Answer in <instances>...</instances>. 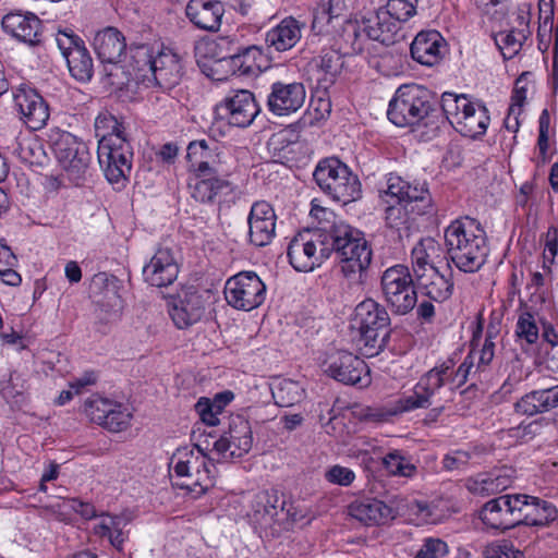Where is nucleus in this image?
<instances>
[{"instance_id":"obj_1","label":"nucleus","mask_w":558,"mask_h":558,"mask_svg":"<svg viewBox=\"0 0 558 558\" xmlns=\"http://www.w3.org/2000/svg\"><path fill=\"white\" fill-rule=\"evenodd\" d=\"M98 161L110 183H120L131 173L133 151L125 128L113 114L100 112L95 120Z\"/></svg>"},{"instance_id":"obj_2","label":"nucleus","mask_w":558,"mask_h":558,"mask_svg":"<svg viewBox=\"0 0 558 558\" xmlns=\"http://www.w3.org/2000/svg\"><path fill=\"white\" fill-rule=\"evenodd\" d=\"M449 259L463 272L478 271L488 256L486 233L481 223L470 217L452 221L445 230Z\"/></svg>"},{"instance_id":"obj_3","label":"nucleus","mask_w":558,"mask_h":558,"mask_svg":"<svg viewBox=\"0 0 558 558\" xmlns=\"http://www.w3.org/2000/svg\"><path fill=\"white\" fill-rule=\"evenodd\" d=\"M387 116L399 128L424 126L433 133L444 122V117L433 107L427 90L418 85L400 86L389 102Z\"/></svg>"},{"instance_id":"obj_4","label":"nucleus","mask_w":558,"mask_h":558,"mask_svg":"<svg viewBox=\"0 0 558 558\" xmlns=\"http://www.w3.org/2000/svg\"><path fill=\"white\" fill-rule=\"evenodd\" d=\"M330 246L348 279L360 278L372 263V248L363 233L348 225L335 226L330 231Z\"/></svg>"},{"instance_id":"obj_5","label":"nucleus","mask_w":558,"mask_h":558,"mask_svg":"<svg viewBox=\"0 0 558 558\" xmlns=\"http://www.w3.org/2000/svg\"><path fill=\"white\" fill-rule=\"evenodd\" d=\"M441 110L448 122L463 136L477 138L486 133L490 117L487 108L466 95L446 92L441 96Z\"/></svg>"},{"instance_id":"obj_6","label":"nucleus","mask_w":558,"mask_h":558,"mask_svg":"<svg viewBox=\"0 0 558 558\" xmlns=\"http://www.w3.org/2000/svg\"><path fill=\"white\" fill-rule=\"evenodd\" d=\"M170 465L177 477L178 485L199 496L213 485V459L205 453L199 445L179 448L172 456Z\"/></svg>"},{"instance_id":"obj_7","label":"nucleus","mask_w":558,"mask_h":558,"mask_svg":"<svg viewBox=\"0 0 558 558\" xmlns=\"http://www.w3.org/2000/svg\"><path fill=\"white\" fill-rule=\"evenodd\" d=\"M313 177L319 189L336 202L347 205L361 197L359 178L338 158L319 161Z\"/></svg>"},{"instance_id":"obj_8","label":"nucleus","mask_w":558,"mask_h":558,"mask_svg":"<svg viewBox=\"0 0 558 558\" xmlns=\"http://www.w3.org/2000/svg\"><path fill=\"white\" fill-rule=\"evenodd\" d=\"M291 266L298 271H312L332 253L330 232L322 229H305L293 236L288 246Z\"/></svg>"},{"instance_id":"obj_9","label":"nucleus","mask_w":558,"mask_h":558,"mask_svg":"<svg viewBox=\"0 0 558 558\" xmlns=\"http://www.w3.org/2000/svg\"><path fill=\"white\" fill-rule=\"evenodd\" d=\"M50 141L58 162L68 178L78 185L90 163L87 145L70 132L59 130L50 134Z\"/></svg>"},{"instance_id":"obj_10","label":"nucleus","mask_w":558,"mask_h":558,"mask_svg":"<svg viewBox=\"0 0 558 558\" xmlns=\"http://www.w3.org/2000/svg\"><path fill=\"white\" fill-rule=\"evenodd\" d=\"M384 299L398 315L410 313L417 304V292L410 269L401 264L387 268L380 279Z\"/></svg>"},{"instance_id":"obj_11","label":"nucleus","mask_w":558,"mask_h":558,"mask_svg":"<svg viewBox=\"0 0 558 558\" xmlns=\"http://www.w3.org/2000/svg\"><path fill=\"white\" fill-rule=\"evenodd\" d=\"M355 317L360 325L361 341L373 355V351L377 352L384 345L388 336L390 317L385 306L373 299H366L356 306Z\"/></svg>"},{"instance_id":"obj_12","label":"nucleus","mask_w":558,"mask_h":558,"mask_svg":"<svg viewBox=\"0 0 558 558\" xmlns=\"http://www.w3.org/2000/svg\"><path fill=\"white\" fill-rule=\"evenodd\" d=\"M225 296L233 308L250 312L264 303L266 284L256 272L241 271L227 280Z\"/></svg>"},{"instance_id":"obj_13","label":"nucleus","mask_w":558,"mask_h":558,"mask_svg":"<svg viewBox=\"0 0 558 558\" xmlns=\"http://www.w3.org/2000/svg\"><path fill=\"white\" fill-rule=\"evenodd\" d=\"M448 367H433L424 374L411 393L404 395L398 401V409L403 412L416 409H426L436 402L442 401L439 397L444 389V380L448 378Z\"/></svg>"},{"instance_id":"obj_14","label":"nucleus","mask_w":558,"mask_h":558,"mask_svg":"<svg viewBox=\"0 0 558 558\" xmlns=\"http://www.w3.org/2000/svg\"><path fill=\"white\" fill-rule=\"evenodd\" d=\"M56 44L66 60L71 75L80 82H88L94 73V62L84 41L77 35L59 32Z\"/></svg>"},{"instance_id":"obj_15","label":"nucleus","mask_w":558,"mask_h":558,"mask_svg":"<svg viewBox=\"0 0 558 558\" xmlns=\"http://www.w3.org/2000/svg\"><path fill=\"white\" fill-rule=\"evenodd\" d=\"M85 411L93 422L113 433L126 429L132 418L128 407L101 397L88 400Z\"/></svg>"},{"instance_id":"obj_16","label":"nucleus","mask_w":558,"mask_h":558,"mask_svg":"<svg viewBox=\"0 0 558 558\" xmlns=\"http://www.w3.org/2000/svg\"><path fill=\"white\" fill-rule=\"evenodd\" d=\"M325 372L333 379L345 385L366 387L371 384L367 364L359 356L347 351H340L332 355Z\"/></svg>"},{"instance_id":"obj_17","label":"nucleus","mask_w":558,"mask_h":558,"mask_svg":"<svg viewBox=\"0 0 558 558\" xmlns=\"http://www.w3.org/2000/svg\"><path fill=\"white\" fill-rule=\"evenodd\" d=\"M386 193L391 197L407 203L415 215H426L433 211L432 195L424 183H414L390 173L387 178Z\"/></svg>"},{"instance_id":"obj_18","label":"nucleus","mask_w":558,"mask_h":558,"mask_svg":"<svg viewBox=\"0 0 558 558\" xmlns=\"http://www.w3.org/2000/svg\"><path fill=\"white\" fill-rule=\"evenodd\" d=\"M218 114L227 119L229 124L246 128L252 124L259 112L254 95L246 89L232 92L218 106Z\"/></svg>"},{"instance_id":"obj_19","label":"nucleus","mask_w":558,"mask_h":558,"mask_svg":"<svg viewBox=\"0 0 558 558\" xmlns=\"http://www.w3.org/2000/svg\"><path fill=\"white\" fill-rule=\"evenodd\" d=\"M14 108L27 128L37 131L43 129L49 119V107L34 88L20 86L13 93Z\"/></svg>"},{"instance_id":"obj_20","label":"nucleus","mask_w":558,"mask_h":558,"mask_svg":"<svg viewBox=\"0 0 558 558\" xmlns=\"http://www.w3.org/2000/svg\"><path fill=\"white\" fill-rule=\"evenodd\" d=\"M93 45L99 60L102 63L112 64V69L108 73V76H117V72L122 69L119 65V62L126 50L124 35L118 28L108 26L95 34ZM110 84L121 85L123 82L111 78Z\"/></svg>"},{"instance_id":"obj_21","label":"nucleus","mask_w":558,"mask_h":558,"mask_svg":"<svg viewBox=\"0 0 558 558\" xmlns=\"http://www.w3.org/2000/svg\"><path fill=\"white\" fill-rule=\"evenodd\" d=\"M3 31L28 46H36L40 43L43 23L33 12L14 10L7 13L1 21Z\"/></svg>"},{"instance_id":"obj_22","label":"nucleus","mask_w":558,"mask_h":558,"mask_svg":"<svg viewBox=\"0 0 558 558\" xmlns=\"http://www.w3.org/2000/svg\"><path fill=\"white\" fill-rule=\"evenodd\" d=\"M306 98V90L300 82H276L271 85L267 98V107L271 113L278 117L296 112Z\"/></svg>"},{"instance_id":"obj_23","label":"nucleus","mask_w":558,"mask_h":558,"mask_svg":"<svg viewBox=\"0 0 558 558\" xmlns=\"http://www.w3.org/2000/svg\"><path fill=\"white\" fill-rule=\"evenodd\" d=\"M183 76L181 57L170 49L157 52L151 71L147 76L146 86H158L171 89L177 86Z\"/></svg>"},{"instance_id":"obj_24","label":"nucleus","mask_w":558,"mask_h":558,"mask_svg":"<svg viewBox=\"0 0 558 558\" xmlns=\"http://www.w3.org/2000/svg\"><path fill=\"white\" fill-rule=\"evenodd\" d=\"M276 213L269 203L255 202L247 217L250 242L258 247L268 245L276 233Z\"/></svg>"},{"instance_id":"obj_25","label":"nucleus","mask_w":558,"mask_h":558,"mask_svg":"<svg viewBox=\"0 0 558 558\" xmlns=\"http://www.w3.org/2000/svg\"><path fill=\"white\" fill-rule=\"evenodd\" d=\"M515 495H504L485 504L480 512L483 523L492 529L508 530L519 525Z\"/></svg>"},{"instance_id":"obj_26","label":"nucleus","mask_w":558,"mask_h":558,"mask_svg":"<svg viewBox=\"0 0 558 558\" xmlns=\"http://www.w3.org/2000/svg\"><path fill=\"white\" fill-rule=\"evenodd\" d=\"M179 274V266L169 247H159L143 268L144 280L157 288L170 286Z\"/></svg>"},{"instance_id":"obj_27","label":"nucleus","mask_w":558,"mask_h":558,"mask_svg":"<svg viewBox=\"0 0 558 558\" xmlns=\"http://www.w3.org/2000/svg\"><path fill=\"white\" fill-rule=\"evenodd\" d=\"M514 478V470L502 466L490 472L478 473L466 480L465 486L473 495L487 497L499 494L511 486Z\"/></svg>"},{"instance_id":"obj_28","label":"nucleus","mask_w":558,"mask_h":558,"mask_svg":"<svg viewBox=\"0 0 558 558\" xmlns=\"http://www.w3.org/2000/svg\"><path fill=\"white\" fill-rule=\"evenodd\" d=\"M519 524L544 526L556 520V507L539 498L517 494Z\"/></svg>"},{"instance_id":"obj_29","label":"nucleus","mask_w":558,"mask_h":558,"mask_svg":"<svg viewBox=\"0 0 558 558\" xmlns=\"http://www.w3.org/2000/svg\"><path fill=\"white\" fill-rule=\"evenodd\" d=\"M185 13L195 27L217 32L221 26L225 8L217 0H190Z\"/></svg>"},{"instance_id":"obj_30","label":"nucleus","mask_w":558,"mask_h":558,"mask_svg":"<svg viewBox=\"0 0 558 558\" xmlns=\"http://www.w3.org/2000/svg\"><path fill=\"white\" fill-rule=\"evenodd\" d=\"M446 41L437 31L418 33L411 44L412 58L422 65L433 66L444 57Z\"/></svg>"},{"instance_id":"obj_31","label":"nucleus","mask_w":558,"mask_h":558,"mask_svg":"<svg viewBox=\"0 0 558 558\" xmlns=\"http://www.w3.org/2000/svg\"><path fill=\"white\" fill-rule=\"evenodd\" d=\"M396 22L389 14L384 13L381 9L369 16L362 19V31L365 37L389 46L403 38Z\"/></svg>"},{"instance_id":"obj_32","label":"nucleus","mask_w":558,"mask_h":558,"mask_svg":"<svg viewBox=\"0 0 558 558\" xmlns=\"http://www.w3.org/2000/svg\"><path fill=\"white\" fill-rule=\"evenodd\" d=\"M231 40L229 37H222L219 40H206L201 41L195 47L196 56L198 57H210L216 59L217 61H227L230 60L234 66H238L242 73H248L251 71V65H245L244 59H247L251 53L255 52V47H246L243 48L240 52L239 48L232 49L227 53H218V50H223L229 47Z\"/></svg>"},{"instance_id":"obj_33","label":"nucleus","mask_w":558,"mask_h":558,"mask_svg":"<svg viewBox=\"0 0 558 558\" xmlns=\"http://www.w3.org/2000/svg\"><path fill=\"white\" fill-rule=\"evenodd\" d=\"M204 313V301L197 292L184 293V296L173 300L169 307V314L180 329L197 323Z\"/></svg>"},{"instance_id":"obj_34","label":"nucleus","mask_w":558,"mask_h":558,"mask_svg":"<svg viewBox=\"0 0 558 558\" xmlns=\"http://www.w3.org/2000/svg\"><path fill=\"white\" fill-rule=\"evenodd\" d=\"M556 408H558V385L533 390L514 403V411L526 416L546 413Z\"/></svg>"},{"instance_id":"obj_35","label":"nucleus","mask_w":558,"mask_h":558,"mask_svg":"<svg viewBox=\"0 0 558 558\" xmlns=\"http://www.w3.org/2000/svg\"><path fill=\"white\" fill-rule=\"evenodd\" d=\"M349 514L365 525H379L393 518V510L376 498H362L349 506Z\"/></svg>"},{"instance_id":"obj_36","label":"nucleus","mask_w":558,"mask_h":558,"mask_svg":"<svg viewBox=\"0 0 558 558\" xmlns=\"http://www.w3.org/2000/svg\"><path fill=\"white\" fill-rule=\"evenodd\" d=\"M415 280L421 294L430 301L441 303L452 295V280L440 274L435 266H429L428 272L417 275Z\"/></svg>"},{"instance_id":"obj_37","label":"nucleus","mask_w":558,"mask_h":558,"mask_svg":"<svg viewBox=\"0 0 558 558\" xmlns=\"http://www.w3.org/2000/svg\"><path fill=\"white\" fill-rule=\"evenodd\" d=\"M126 525L128 520L124 517L101 512L100 522L94 525L93 533L100 538H107L113 548L122 551L125 542L129 539Z\"/></svg>"},{"instance_id":"obj_38","label":"nucleus","mask_w":558,"mask_h":558,"mask_svg":"<svg viewBox=\"0 0 558 558\" xmlns=\"http://www.w3.org/2000/svg\"><path fill=\"white\" fill-rule=\"evenodd\" d=\"M303 26L294 17H286L267 32L266 44L276 51L289 50L301 39Z\"/></svg>"},{"instance_id":"obj_39","label":"nucleus","mask_w":558,"mask_h":558,"mask_svg":"<svg viewBox=\"0 0 558 558\" xmlns=\"http://www.w3.org/2000/svg\"><path fill=\"white\" fill-rule=\"evenodd\" d=\"M215 173V170L205 174L196 173L189 183L192 198L198 203L213 204L217 196L229 187V182Z\"/></svg>"},{"instance_id":"obj_40","label":"nucleus","mask_w":558,"mask_h":558,"mask_svg":"<svg viewBox=\"0 0 558 558\" xmlns=\"http://www.w3.org/2000/svg\"><path fill=\"white\" fill-rule=\"evenodd\" d=\"M284 501L280 500L277 490H262L252 500V518L260 526H268L283 510Z\"/></svg>"},{"instance_id":"obj_41","label":"nucleus","mask_w":558,"mask_h":558,"mask_svg":"<svg viewBox=\"0 0 558 558\" xmlns=\"http://www.w3.org/2000/svg\"><path fill=\"white\" fill-rule=\"evenodd\" d=\"M312 65L314 68L312 75L317 81L318 87L327 90L335 83L336 76L342 69L343 61L337 51L326 50L313 59Z\"/></svg>"},{"instance_id":"obj_42","label":"nucleus","mask_w":558,"mask_h":558,"mask_svg":"<svg viewBox=\"0 0 558 558\" xmlns=\"http://www.w3.org/2000/svg\"><path fill=\"white\" fill-rule=\"evenodd\" d=\"M129 52L128 68L130 75L137 82L146 83L157 53H155L153 47L146 44H132Z\"/></svg>"},{"instance_id":"obj_43","label":"nucleus","mask_w":558,"mask_h":558,"mask_svg":"<svg viewBox=\"0 0 558 558\" xmlns=\"http://www.w3.org/2000/svg\"><path fill=\"white\" fill-rule=\"evenodd\" d=\"M441 246L433 238L418 241L411 252L414 277L428 272V267L434 266L435 259L440 257Z\"/></svg>"},{"instance_id":"obj_44","label":"nucleus","mask_w":558,"mask_h":558,"mask_svg":"<svg viewBox=\"0 0 558 558\" xmlns=\"http://www.w3.org/2000/svg\"><path fill=\"white\" fill-rule=\"evenodd\" d=\"M217 149L218 146L215 142L209 145L206 140L193 141L187 146L186 158L196 173L205 174L214 170L210 159Z\"/></svg>"},{"instance_id":"obj_45","label":"nucleus","mask_w":558,"mask_h":558,"mask_svg":"<svg viewBox=\"0 0 558 558\" xmlns=\"http://www.w3.org/2000/svg\"><path fill=\"white\" fill-rule=\"evenodd\" d=\"M232 399L233 393L231 391L217 393L214 399L201 398L195 404V410L205 424L216 426L220 423L218 415L222 413L225 407Z\"/></svg>"},{"instance_id":"obj_46","label":"nucleus","mask_w":558,"mask_h":558,"mask_svg":"<svg viewBox=\"0 0 558 558\" xmlns=\"http://www.w3.org/2000/svg\"><path fill=\"white\" fill-rule=\"evenodd\" d=\"M252 446L253 439L221 435L215 441L213 452L217 454L218 460L228 461L245 456Z\"/></svg>"},{"instance_id":"obj_47","label":"nucleus","mask_w":558,"mask_h":558,"mask_svg":"<svg viewBox=\"0 0 558 558\" xmlns=\"http://www.w3.org/2000/svg\"><path fill=\"white\" fill-rule=\"evenodd\" d=\"M476 354L470 353L465 356L464 361L461 363V365L454 369V363L452 360H447L442 362L439 365H436L435 367H448L447 372H449L448 378L444 380V388L447 385H451L450 392L457 388L462 386L466 380L469 375L472 373L473 369H476ZM477 372V371H474Z\"/></svg>"},{"instance_id":"obj_48","label":"nucleus","mask_w":558,"mask_h":558,"mask_svg":"<svg viewBox=\"0 0 558 558\" xmlns=\"http://www.w3.org/2000/svg\"><path fill=\"white\" fill-rule=\"evenodd\" d=\"M413 215L407 203L397 201V204L386 209V223L389 228L396 229L400 233V236H402L403 233L408 236L414 220Z\"/></svg>"},{"instance_id":"obj_49","label":"nucleus","mask_w":558,"mask_h":558,"mask_svg":"<svg viewBox=\"0 0 558 558\" xmlns=\"http://www.w3.org/2000/svg\"><path fill=\"white\" fill-rule=\"evenodd\" d=\"M529 38L524 34L511 28L506 32H499L495 36V43L501 51L505 59H512L522 49L523 44Z\"/></svg>"},{"instance_id":"obj_50","label":"nucleus","mask_w":558,"mask_h":558,"mask_svg":"<svg viewBox=\"0 0 558 558\" xmlns=\"http://www.w3.org/2000/svg\"><path fill=\"white\" fill-rule=\"evenodd\" d=\"M271 395L277 405L291 407L302 399L303 391L296 381L283 379L274 386Z\"/></svg>"},{"instance_id":"obj_51","label":"nucleus","mask_w":558,"mask_h":558,"mask_svg":"<svg viewBox=\"0 0 558 558\" xmlns=\"http://www.w3.org/2000/svg\"><path fill=\"white\" fill-rule=\"evenodd\" d=\"M17 258L10 247L0 244V280L12 287H17L22 282V277L15 271Z\"/></svg>"},{"instance_id":"obj_52","label":"nucleus","mask_w":558,"mask_h":558,"mask_svg":"<svg viewBox=\"0 0 558 558\" xmlns=\"http://www.w3.org/2000/svg\"><path fill=\"white\" fill-rule=\"evenodd\" d=\"M515 336L527 344H534L539 338L537 317L530 311H522L517 320Z\"/></svg>"},{"instance_id":"obj_53","label":"nucleus","mask_w":558,"mask_h":558,"mask_svg":"<svg viewBox=\"0 0 558 558\" xmlns=\"http://www.w3.org/2000/svg\"><path fill=\"white\" fill-rule=\"evenodd\" d=\"M383 464L391 475L410 477L416 471V466L410 459L398 450L387 453L383 459Z\"/></svg>"},{"instance_id":"obj_54","label":"nucleus","mask_w":558,"mask_h":558,"mask_svg":"<svg viewBox=\"0 0 558 558\" xmlns=\"http://www.w3.org/2000/svg\"><path fill=\"white\" fill-rule=\"evenodd\" d=\"M417 0H387L385 8H379L384 13L389 14L401 28V23L409 21L416 13Z\"/></svg>"},{"instance_id":"obj_55","label":"nucleus","mask_w":558,"mask_h":558,"mask_svg":"<svg viewBox=\"0 0 558 558\" xmlns=\"http://www.w3.org/2000/svg\"><path fill=\"white\" fill-rule=\"evenodd\" d=\"M538 7L541 14H544V20L539 23L537 38L539 41V48L544 46L546 49L551 38L554 0H539Z\"/></svg>"},{"instance_id":"obj_56","label":"nucleus","mask_w":558,"mask_h":558,"mask_svg":"<svg viewBox=\"0 0 558 558\" xmlns=\"http://www.w3.org/2000/svg\"><path fill=\"white\" fill-rule=\"evenodd\" d=\"M448 554V545L440 538L428 537L417 550L415 558H441Z\"/></svg>"},{"instance_id":"obj_57","label":"nucleus","mask_w":558,"mask_h":558,"mask_svg":"<svg viewBox=\"0 0 558 558\" xmlns=\"http://www.w3.org/2000/svg\"><path fill=\"white\" fill-rule=\"evenodd\" d=\"M483 558H524L523 551L515 548L511 542L492 544L484 550Z\"/></svg>"},{"instance_id":"obj_58","label":"nucleus","mask_w":558,"mask_h":558,"mask_svg":"<svg viewBox=\"0 0 558 558\" xmlns=\"http://www.w3.org/2000/svg\"><path fill=\"white\" fill-rule=\"evenodd\" d=\"M325 478L335 485L349 486L355 480V473L349 468L336 464L326 471Z\"/></svg>"},{"instance_id":"obj_59","label":"nucleus","mask_w":558,"mask_h":558,"mask_svg":"<svg viewBox=\"0 0 558 558\" xmlns=\"http://www.w3.org/2000/svg\"><path fill=\"white\" fill-rule=\"evenodd\" d=\"M525 74L520 75L514 84L513 93L511 96L510 112L512 114H521L522 108L526 100V81Z\"/></svg>"},{"instance_id":"obj_60","label":"nucleus","mask_w":558,"mask_h":558,"mask_svg":"<svg viewBox=\"0 0 558 558\" xmlns=\"http://www.w3.org/2000/svg\"><path fill=\"white\" fill-rule=\"evenodd\" d=\"M223 435L253 439L250 422L241 415L231 417L229 429Z\"/></svg>"},{"instance_id":"obj_61","label":"nucleus","mask_w":558,"mask_h":558,"mask_svg":"<svg viewBox=\"0 0 558 558\" xmlns=\"http://www.w3.org/2000/svg\"><path fill=\"white\" fill-rule=\"evenodd\" d=\"M495 341H488V343L483 342L480 350L471 349L470 353L476 354V371H485L488 367L495 356Z\"/></svg>"},{"instance_id":"obj_62","label":"nucleus","mask_w":558,"mask_h":558,"mask_svg":"<svg viewBox=\"0 0 558 558\" xmlns=\"http://www.w3.org/2000/svg\"><path fill=\"white\" fill-rule=\"evenodd\" d=\"M345 41L351 46L352 53H360L364 50V33L362 31V23L357 25H350L344 29Z\"/></svg>"},{"instance_id":"obj_63","label":"nucleus","mask_w":558,"mask_h":558,"mask_svg":"<svg viewBox=\"0 0 558 558\" xmlns=\"http://www.w3.org/2000/svg\"><path fill=\"white\" fill-rule=\"evenodd\" d=\"M548 131H549V114L548 111L545 109L539 116L538 120V140H537V147L539 150V154L545 160L546 153L548 149Z\"/></svg>"},{"instance_id":"obj_64","label":"nucleus","mask_w":558,"mask_h":558,"mask_svg":"<svg viewBox=\"0 0 558 558\" xmlns=\"http://www.w3.org/2000/svg\"><path fill=\"white\" fill-rule=\"evenodd\" d=\"M470 453L463 450H456L444 458V468L448 471L460 470L470 461Z\"/></svg>"}]
</instances>
